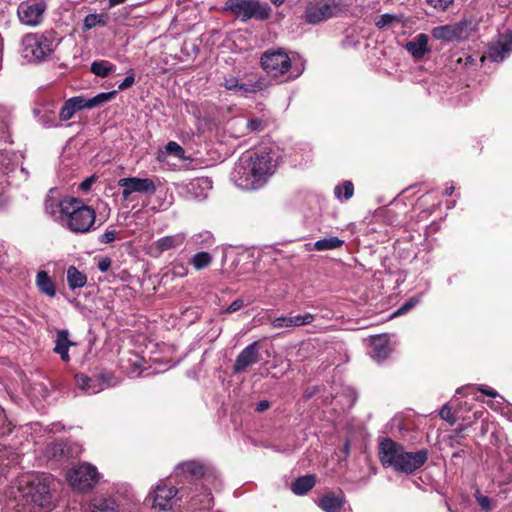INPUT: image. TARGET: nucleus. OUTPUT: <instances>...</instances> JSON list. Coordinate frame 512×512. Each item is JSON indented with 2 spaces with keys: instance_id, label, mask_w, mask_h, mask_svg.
<instances>
[{
  "instance_id": "nucleus-23",
  "label": "nucleus",
  "mask_w": 512,
  "mask_h": 512,
  "mask_svg": "<svg viewBox=\"0 0 512 512\" xmlns=\"http://www.w3.org/2000/svg\"><path fill=\"white\" fill-rule=\"evenodd\" d=\"M184 233L164 236L154 242V247L159 254L181 246L185 241Z\"/></svg>"
},
{
  "instance_id": "nucleus-30",
  "label": "nucleus",
  "mask_w": 512,
  "mask_h": 512,
  "mask_svg": "<svg viewBox=\"0 0 512 512\" xmlns=\"http://www.w3.org/2000/svg\"><path fill=\"white\" fill-rule=\"evenodd\" d=\"M36 285L41 293L54 297L56 294V288L53 280L46 271H39L36 275Z\"/></svg>"
},
{
  "instance_id": "nucleus-2",
  "label": "nucleus",
  "mask_w": 512,
  "mask_h": 512,
  "mask_svg": "<svg viewBox=\"0 0 512 512\" xmlns=\"http://www.w3.org/2000/svg\"><path fill=\"white\" fill-rule=\"evenodd\" d=\"M277 162L271 151L261 149L241 155L231 173L234 184L243 190L263 187L274 174Z\"/></svg>"
},
{
  "instance_id": "nucleus-53",
  "label": "nucleus",
  "mask_w": 512,
  "mask_h": 512,
  "mask_svg": "<svg viewBox=\"0 0 512 512\" xmlns=\"http://www.w3.org/2000/svg\"><path fill=\"white\" fill-rule=\"evenodd\" d=\"M116 238L115 230H107L105 231L99 238V241L104 244L111 243Z\"/></svg>"
},
{
  "instance_id": "nucleus-15",
  "label": "nucleus",
  "mask_w": 512,
  "mask_h": 512,
  "mask_svg": "<svg viewBox=\"0 0 512 512\" xmlns=\"http://www.w3.org/2000/svg\"><path fill=\"white\" fill-rule=\"evenodd\" d=\"M404 447L390 438H385L379 445V459L384 467L395 469Z\"/></svg>"
},
{
  "instance_id": "nucleus-60",
  "label": "nucleus",
  "mask_w": 512,
  "mask_h": 512,
  "mask_svg": "<svg viewBox=\"0 0 512 512\" xmlns=\"http://www.w3.org/2000/svg\"><path fill=\"white\" fill-rule=\"evenodd\" d=\"M454 189H455V188H454V186H453V185L447 186V187L445 188V192H444V193H445V195H446V196H450V195H452V194H453V192H454Z\"/></svg>"
},
{
  "instance_id": "nucleus-47",
  "label": "nucleus",
  "mask_w": 512,
  "mask_h": 512,
  "mask_svg": "<svg viewBox=\"0 0 512 512\" xmlns=\"http://www.w3.org/2000/svg\"><path fill=\"white\" fill-rule=\"evenodd\" d=\"M72 102L75 104V108L77 111L82 109H90L93 108L92 102L90 98H85L82 96H76L70 98Z\"/></svg>"
},
{
  "instance_id": "nucleus-28",
  "label": "nucleus",
  "mask_w": 512,
  "mask_h": 512,
  "mask_svg": "<svg viewBox=\"0 0 512 512\" xmlns=\"http://www.w3.org/2000/svg\"><path fill=\"white\" fill-rule=\"evenodd\" d=\"M35 117L38 122L42 124L46 128L50 127H58L60 124L58 123L55 115V111L53 107L47 108H35L33 110Z\"/></svg>"
},
{
  "instance_id": "nucleus-55",
  "label": "nucleus",
  "mask_w": 512,
  "mask_h": 512,
  "mask_svg": "<svg viewBox=\"0 0 512 512\" xmlns=\"http://www.w3.org/2000/svg\"><path fill=\"white\" fill-rule=\"evenodd\" d=\"M96 181V177L95 176H90L88 178H86L84 181H82L79 185V188L80 190H82L83 192H87L90 190L92 184Z\"/></svg>"
},
{
  "instance_id": "nucleus-25",
  "label": "nucleus",
  "mask_w": 512,
  "mask_h": 512,
  "mask_svg": "<svg viewBox=\"0 0 512 512\" xmlns=\"http://www.w3.org/2000/svg\"><path fill=\"white\" fill-rule=\"evenodd\" d=\"M77 386L87 394H96L104 389V383L98 378H90L84 374H76Z\"/></svg>"
},
{
  "instance_id": "nucleus-36",
  "label": "nucleus",
  "mask_w": 512,
  "mask_h": 512,
  "mask_svg": "<svg viewBox=\"0 0 512 512\" xmlns=\"http://www.w3.org/2000/svg\"><path fill=\"white\" fill-rule=\"evenodd\" d=\"M344 244V241L338 237H329L317 240L314 243V249L317 251H326L340 248Z\"/></svg>"
},
{
  "instance_id": "nucleus-31",
  "label": "nucleus",
  "mask_w": 512,
  "mask_h": 512,
  "mask_svg": "<svg viewBox=\"0 0 512 512\" xmlns=\"http://www.w3.org/2000/svg\"><path fill=\"white\" fill-rule=\"evenodd\" d=\"M67 283L71 290L82 288L87 283V276L75 266H70L67 269Z\"/></svg>"
},
{
  "instance_id": "nucleus-9",
  "label": "nucleus",
  "mask_w": 512,
  "mask_h": 512,
  "mask_svg": "<svg viewBox=\"0 0 512 512\" xmlns=\"http://www.w3.org/2000/svg\"><path fill=\"white\" fill-rule=\"evenodd\" d=\"M261 65L268 74L277 77L289 70L291 61L284 51H267L261 57Z\"/></svg>"
},
{
  "instance_id": "nucleus-37",
  "label": "nucleus",
  "mask_w": 512,
  "mask_h": 512,
  "mask_svg": "<svg viewBox=\"0 0 512 512\" xmlns=\"http://www.w3.org/2000/svg\"><path fill=\"white\" fill-rule=\"evenodd\" d=\"M354 194V185L351 181H344L334 188V195L339 200H349Z\"/></svg>"
},
{
  "instance_id": "nucleus-5",
  "label": "nucleus",
  "mask_w": 512,
  "mask_h": 512,
  "mask_svg": "<svg viewBox=\"0 0 512 512\" xmlns=\"http://www.w3.org/2000/svg\"><path fill=\"white\" fill-rule=\"evenodd\" d=\"M225 9L242 21L251 18L265 20L269 18L271 12L268 4H262L258 0H227Z\"/></svg>"
},
{
  "instance_id": "nucleus-27",
  "label": "nucleus",
  "mask_w": 512,
  "mask_h": 512,
  "mask_svg": "<svg viewBox=\"0 0 512 512\" xmlns=\"http://www.w3.org/2000/svg\"><path fill=\"white\" fill-rule=\"evenodd\" d=\"M342 495L327 494L319 499V507L325 512H341L344 506Z\"/></svg>"
},
{
  "instance_id": "nucleus-33",
  "label": "nucleus",
  "mask_w": 512,
  "mask_h": 512,
  "mask_svg": "<svg viewBox=\"0 0 512 512\" xmlns=\"http://www.w3.org/2000/svg\"><path fill=\"white\" fill-rule=\"evenodd\" d=\"M176 471L177 473L187 474L197 478L203 475L204 467L196 461H187L179 464Z\"/></svg>"
},
{
  "instance_id": "nucleus-49",
  "label": "nucleus",
  "mask_w": 512,
  "mask_h": 512,
  "mask_svg": "<svg viewBox=\"0 0 512 512\" xmlns=\"http://www.w3.org/2000/svg\"><path fill=\"white\" fill-rule=\"evenodd\" d=\"M440 417L447 421L450 424H454L456 422V417L454 416L451 407L448 404H445L440 410Z\"/></svg>"
},
{
  "instance_id": "nucleus-45",
  "label": "nucleus",
  "mask_w": 512,
  "mask_h": 512,
  "mask_svg": "<svg viewBox=\"0 0 512 512\" xmlns=\"http://www.w3.org/2000/svg\"><path fill=\"white\" fill-rule=\"evenodd\" d=\"M99 24H104L102 16L99 14H89L85 17L83 25L85 30H90Z\"/></svg>"
},
{
  "instance_id": "nucleus-11",
  "label": "nucleus",
  "mask_w": 512,
  "mask_h": 512,
  "mask_svg": "<svg viewBox=\"0 0 512 512\" xmlns=\"http://www.w3.org/2000/svg\"><path fill=\"white\" fill-rule=\"evenodd\" d=\"M469 26L470 24L467 22L437 26L432 29L431 34L437 40L447 42L460 41L468 37Z\"/></svg>"
},
{
  "instance_id": "nucleus-40",
  "label": "nucleus",
  "mask_w": 512,
  "mask_h": 512,
  "mask_svg": "<svg viewBox=\"0 0 512 512\" xmlns=\"http://www.w3.org/2000/svg\"><path fill=\"white\" fill-rule=\"evenodd\" d=\"M394 22H401V18L397 15H394V14H389V13H385V14H382L380 15L376 21H375V25L382 29Z\"/></svg>"
},
{
  "instance_id": "nucleus-4",
  "label": "nucleus",
  "mask_w": 512,
  "mask_h": 512,
  "mask_svg": "<svg viewBox=\"0 0 512 512\" xmlns=\"http://www.w3.org/2000/svg\"><path fill=\"white\" fill-rule=\"evenodd\" d=\"M21 55L29 62L45 60L53 51V41L40 33H28L22 38Z\"/></svg>"
},
{
  "instance_id": "nucleus-19",
  "label": "nucleus",
  "mask_w": 512,
  "mask_h": 512,
  "mask_svg": "<svg viewBox=\"0 0 512 512\" xmlns=\"http://www.w3.org/2000/svg\"><path fill=\"white\" fill-rule=\"evenodd\" d=\"M28 176L27 171L23 167H17L14 164H4L0 162V187L5 185H13L14 178L26 179Z\"/></svg>"
},
{
  "instance_id": "nucleus-64",
  "label": "nucleus",
  "mask_w": 512,
  "mask_h": 512,
  "mask_svg": "<svg viewBox=\"0 0 512 512\" xmlns=\"http://www.w3.org/2000/svg\"><path fill=\"white\" fill-rule=\"evenodd\" d=\"M284 1L285 0H271V2L276 6H280Z\"/></svg>"
},
{
  "instance_id": "nucleus-8",
  "label": "nucleus",
  "mask_w": 512,
  "mask_h": 512,
  "mask_svg": "<svg viewBox=\"0 0 512 512\" xmlns=\"http://www.w3.org/2000/svg\"><path fill=\"white\" fill-rule=\"evenodd\" d=\"M118 186L122 188L123 200H131L132 194L141 193L152 195L156 191V185L151 178L125 177L118 180Z\"/></svg>"
},
{
  "instance_id": "nucleus-59",
  "label": "nucleus",
  "mask_w": 512,
  "mask_h": 512,
  "mask_svg": "<svg viewBox=\"0 0 512 512\" xmlns=\"http://www.w3.org/2000/svg\"><path fill=\"white\" fill-rule=\"evenodd\" d=\"M52 450H53V452H52V456H53V457H56V456L58 455V453H59L60 455H62V454H63V452H64V447H63V445H62L61 443H57V444L53 445Z\"/></svg>"
},
{
  "instance_id": "nucleus-1",
  "label": "nucleus",
  "mask_w": 512,
  "mask_h": 512,
  "mask_svg": "<svg viewBox=\"0 0 512 512\" xmlns=\"http://www.w3.org/2000/svg\"><path fill=\"white\" fill-rule=\"evenodd\" d=\"M2 501L5 512H42L54 507L47 478L33 473L18 477Z\"/></svg>"
},
{
  "instance_id": "nucleus-61",
  "label": "nucleus",
  "mask_w": 512,
  "mask_h": 512,
  "mask_svg": "<svg viewBox=\"0 0 512 512\" xmlns=\"http://www.w3.org/2000/svg\"><path fill=\"white\" fill-rule=\"evenodd\" d=\"M126 0H109V6L114 7L116 5L124 3Z\"/></svg>"
},
{
  "instance_id": "nucleus-35",
  "label": "nucleus",
  "mask_w": 512,
  "mask_h": 512,
  "mask_svg": "<svg viewBox=\"0 0 512 512\" xmlns=\"http://www.w3.org/2000/svg\"><path fill=\"white\" fill-rule=\"evenodd\" d=\"M213 256L205 251L197 252L190 259V264L195 270H203L211 265Z\"/></svg>"
},
{
  "instance_id": "nucleus-38",
  "label": "nucleus",
  "mask_w": 512,
  "mask_h": 512,
  "mask_svg": "<svg viewBox=\"0 0 512 512\" xmlns=\"http://www.w3.org/2000/svg\"><path fill=\"white\" fill-rule=\"evenodd\" d=\"M192 241L195 243L196 246L210 247L214 244V237L210 232L204 231V232L195 234L192 237Z\"/></svg>"
},
{
  "instance_id": "nucleus-58",
  "label": "nucleus",
  "mask_w": 512,
  "mask_h": 512,
  "mask_svg": "<svg viewBox=\"0 0 512 512\" xmlns=\"http://www.w3.org/2000/svg\"><path fill=\"white\" fill-rule=\"evenodd\" d=\"M270 407V403L267 400L260 401L256 404V411L264 412Z\"/></svg>"
},
{
  "instance_id": "nucleus-20",
  "label": "nucleus",
  "mask_w": 512,
  "mask_h": 512,
  "mask_svg": "<svg viewBox=\"0 0 512 512\" xmlns=\"http://www.w3.org/2000/svg\"><path fill=\"white\" fill-rule=\"evenodd\" d=\"M405 48L415 59H421L430 51L428 46V36L424 33L418 34L415 38L405 44Z\"/></svg>"
},
{
  "instance_id": "nucleus-46",
  "label": "nucleus",
  "mask_w": 512,
  "mask_h": 512,
  "mask_svg": "<svg viewBox=\"0 0 512 512\" xmlns=\"http://www.w3.org/2000/svg\"><path fill=\"white\" fill-rule=\"evenodd\" d=\"M421 297L415 296L406 301L393 315H402L420 303Z\"/></svg>"
},
{
  "instance_id": "nucleus-57",
  "label": "nucleus",
  "mask_w": 512,
  "mask_h": 512,
  "mask_svg": "<svg viewBox=\"0 0 512 512\" xmlns=\"http://www.w3.org/2000/svg\"><path fill=\"white\" fill-rule=\"evenodd\" d=\"M243 306V301L241 299L234 300L226 309L227 313H233L239 310Z\"/></svg>"
},
{
  "instance_id": "nucleus-29",
  "label": "nucleus",
  "mask_w": 512,
  "mask_h": 512,
  "mask_svg": "<svg viewBox=\"0 0 512 512\" xmlns=\"http://www.w3.org/2000/svg\"><path fill=\"white\" fill-rule=\"evenodd\" d=\"M117 504L111 497L97 496L90 503L92 512H117Z\"/></svg>"
},
{
  "instance_id": "nucleus-7",
  "label": "nucleus",
  "mask_w": 512,
  "mask_h": 512,
  "mask_svg": "<svg viewBox=\"0 0 512 512\" xmlns=\"http://www.w3.org/2000/svg\"><path fill=\"white\" fill-rule=\"evenodd\" d=\"M46 8L44 0L24 1L20 3L17 9L19 21L26 26H38L43 20Z\"/></svg>"
},
{
  "instance_id": "nucleus-18",
  "label": "nucleus",
  "mask_w": 512,
  "mask_h": 512,
  "mask_svg": "<svg viewBox=\"0 0 512 512\" xmlns=\"http://www.w3.org/2000/svg\"><path fill=\"white\" fill-rule=\"evenodd\" d=\"M512 52V30L501 34L489 47L488 56L494 62L503 61Z\"/></svg>"
},
{
  "instance_id": "nucleus-52",
  "label": "nucleus",
  "mask_w": 512,
  "mask_h": 512,
  "mask_svg": "<svg viewBox=\"0 0 512 512\" xmlns=\"http://www.w3.org/2000/svg\"><path fill=\"white\" fill-rule=\"evenodd\" d=\"M429 5L438 10H446L454 0H426Z\"/></svg>"
},
{
  "instance_id": "nucleus-43",
  "label": "nucleus",
  "mask_w": 512,
  "mask_h": 512,
  "mask_svg": "<svg viewBox=\"0 0 512 512\" xmlns=\"http://www.w3.org/2000/svg\"><path fill=\"white\" fill-rule=\"evenodd\" d=\"M485 59H486V57L484 55H482L480 57L473 56V55H465L463 57H459L457 62L459 64H462L464 67H472V66H477L478 61L480 62V64H482L485 61Z\"/></svg>"
},
{
  "instance_id": "nucleus-34",
  "label": "nucleus",
  "mask_w": 512,
  "mask_h": 512,
  "mask_svg": "<svg viewBox=\"0 0 512 512\" xmlns=\"http://www.w3.org/2000/svg\"><path fill=\"white\" fill-rule=\"evenodd\" d=\"M116 66L107 60H99L91 63L90 70L97 77L105 78L114 72Z\"/></svg>"
},
{
  "instance_id": "nucleus-21",
  "label": "nucleus",
  "mask_w": 512,
  "mask_h": 512,
  "mask_svg": "<svg viewBox=\"0 0 512 512\" xmlns=\"http://www.w3.org/2000/svg\"><path fill=\"white\" fill-rule=\"evenodd\" d=\"M212 495L204 491L199 495L193 496L188 502L187 512H219L210 510L212 506Z\"/></svg>"
},
{
  "instance_id": "nucleus-13",
  "label": "nucleus",
  "mask_w": 512,
  "mask_h": 512,
  "mask_svg": "<svg viewBox=\"0 0 512 512\" xmlns=\"http://www.w3.org/2000/svg\"><path fill=\"white\" fill-rule=\"evenodd\" d=\"M428 459V451L421 449L416 452H408L403 449L395 470L405 474H411L425 464Z\"/></svg>"
},
{
  "instance_id": "nucleus-16",
  "label": "nucleus",
  "mask_w": 512,
  "mask_h": 512,
  "mask_svg": "<svg viewBox=\"0 0 512 512\" xmlns=\"http://www.w3.org/2000/svg\"><path fill=\"white\" fill-rule=\"evenodd\" d=\"M260 345L258 341H254L246 346L237 356L234 365V373H240L247 367L256 364L260 360Z\"/></svg>"
},
{
  "instance_id": "nucleus-56",
  "label": "nucleus",
  "mask_w": 512,
  "mask_h": 512,
  "mask_svg": "<svg viewBox=\"0 0 512 512\" xmlns=\"http://www.w3.org/2000/svg\"><path fill=\"white\" fill-rule=\"evenodd\" d=\"M111 266V259L108 257L101 258L97 264L98 269L101 272H106Z\"/></svg>"
},
{
  "instance_id": "nucleus-54",
  "label": "nucleus",
  "mask_w": 512,
  "mask_h": 512,
  "mask_svg": "<svg viewBox=\"0 0 512 512\" xmlns=\"http://www.w3.org/2000/svg\"><path fill=\"white\" fill-rule=\"evenodd\" d=\"M478 390L483 393L484 395L486 396H489V397H492V398H497V397H500L498 392L496 390H494L493 388H490L488 386H485V385H480L478 387Z\"/></svg>"
},
{
  "instance_id": "nucleus-24",
  "label": "nucleus",
  "mask_w": 512,
  "mask_h": 512,
  "mask_svg": "<svg viewBox=\"0 0 512 512\" xmlns=\"http://www.w3.org/2000/svg\"><path fill=\"white\" fill-rule=\"evenodd\" d=\"M188 189L195 199L202 200L212 189V181L207 177L196 178L189 183Z\"/></svg>"
},
{
  "instance_id": "nucleus-17",
  "label": "nucleus",
  "mask_w": 512,
  "mask_h": 512,
  "mask_svg": "<svg viewBox=\"0 0 512 512\" xmlns=\"http://www.w3.org/2000/svg\"><path fill=\"white\" fill-rule=\"evenodd\" d=\"M315 316L311 313L295 316L281 315L271 320L270 325L274 329H290L311 324Z\"/></svg>"
},
{
  "instance_id": "nucleus-3",
  "label": "nucleus",
  "mask_w": 512,
  "mask_h": 512,
  "mask_svg": "<svg viewBox=\"0 0 512 512\" xmlns=\"http://www.w3.org/2000/svg\"><path fill=\"white\" fill-rule=\"evenodd\" d=\"M45 211L62 227L77 234L89 232L96 220L95 210L74 197L47 200Z\"/></svg>"
},
{
  "instance_id": "nucleus-51",
  "label": "nucleus",
  "mask_w": 512,
  "mask_h": 512,
  "mask_svg": "<svg viewBox=\"0 0 512 512\" xmlns=\"http://www.w3.org/2000/svg\"><path fill=\"white\" fill-rule=\"evenodd\" d=\"M172 274L176 277H185L188 274V267L182 262L174 263L172 266Z\"/></svg>"
},
{
  "instance_id": "nucleus-14",
  "label": "nucleus",
  "mask_w": 512,
  "mask_h": 512,
  "mask_svg": "<svg viewBox=\"0 0 512 512\" xmlns=\"http://www.w3.org/2000/svg\"><path fill=\"white\" fill-rule=\"evenodd\" d=\"M222 85L227 90L233 91L236 95L241 97H249L267 88V82L264 79L240 83L236 77L225 78Z\"/></svg>"
},
{
  "instance_id": "nucleus-26",
  "label": "nucleus",
  "mask_w": 512,
  "mask_h": 512,
  "mask_svg": "<svg viewBox=\"0 0 512 512\" xmlns=\"http://www.w3.org/2000/svg\"><path fill=\"white\" fill-rule=\"evenodd\" d=\"M72 345L73 343L69 340L67 330H60L57 332L54 351L60 355L64 362H68L70 359L69 348Z\"/></svg>"
},
{
  "instance_id": "nucleus-22",
  "label": "nucleus",
  "mask_w": 512,
  "mask_h": 512,
  "mask_svg": "<svg viewBox=\"0 0 512 512\" xmlns=\"http://www.w3.org/2000/svg\"><path fill=\"white\" fill-rule=\"evenodd\" d=\"M370 355L373 359L377 361H381L385 359L389 352L390 348L388 345V339L385 335H375L370 338Z\"/></svg>"
},
{
  "instance_id": "nucleus-44",
  "label": "nucleus",
  "mask_w": 512,
  "mask_h": 512,
  "mask_svg": "<svg viewBox=\"0 0 512 512\" xmlns=\"http://www.w3.org/2000/svg\"><path fill=\"white\" fill-rule=\"evenodd\" d=\"M167 153L177 157L178 159H183L185 151L184 149L175 141H170L167 143L165 147Z\"/></svg>"
},
{
  "instance_id": "nucleus-6",
  "label": "nucleus",
  "mask_w": 512,
  "mask_h": 512,
  "mask_svg": "<svg viewBox=\"0 0 512 512\" xmlns=\"http://www.w3.org/2000/svg\"><path fill=\"white\" fill-rule=\"evenodd\" d=\"M66 479L73 489L85 492L91 490L98 483L100 474L96 466L83 462L70 469L66 474Z\"/></svg>"
},
{
  "instance_id": "nucleus-62",
  "label": "nucleus",
  "mask_w": 512,
  "mask_h": 512,
  "mask_svg": "<svg viewBox=\"0 0 512 512\" xmlns=\"http://www.w3.org/2000/svg\"><path fill=\"white\" fill-rule=\"evenodd\" d=\"M5 418H6V416H5V412H4V410L0 407V425L4 423Z\"/></svg>"
},
{
  "instance_id": "nucleus-10",
  "label": "nucleus",
  "mask_w": 512,
  "mask_h": 512,
  "mask_svg": "<svg viewBox=\"0 0 512 512\" xmlns=\"http://www.w3.org/2000/svg\"><path fill=\"white\" fill-rule=\"evenodd\" d=\"M177 489L168 486L164 481H159L149 493L148 499H152V507L160 510H169L176 501Z\"/></svg>"
},
{
  "instance_id": "nucleus-50",
  "label": "nucleus",
  "mask_w": 512,
  "mask_h": 512,
  "mask_svg": "<svg viewBox=\"0 0 512 512\" xmlns=\"http://www.w3.org/2000/svg\"><path fill=\"white\" fill-rule=\"evenodd\" d=\"M476 500L478 502V504L480 505V507L485 511V512H488L492 509L493 507V503H492V500L487 497V496H484V495H481L479 493L476 494Z\"/></svg>"
},
{
  "instance_id": "nucleus-42",
  "label": "nucleus",
  "mask_w": 512,
  "mask_h": 512,
  "mask_svg": "<svg viewBox=\"0 0 512 512\" xmlns=\"http://www.w3.org/2000/svg\"><path fill=\"white\" fill-rule=\"evenodd\" d=\"M267 126V121L261 118H251L246 122V128L249 132H261Z\"/></svg>"
},
{
  "instance_id": "nucleus-12",
  "label": "nucleus",
  "mask_w": 512,
  "mask_h": 512,
  "mask_svg": "<svg viewBox=\"0 0 512 512\" xmlns=\"http://www.w3.org/2000/svg\"><path fill=\"white\" fill-rule=\"evenodd\" d=\"M338 6L336 3L314 2L310 3L305 10L304 19L309 24H318L326 21L335 15Z\"/></svg>"
},
{
  "instance_id": "nucleus-32",
  "label": "nucleus",
  "mask_w": 512,
  "mask_h": 512,
  "mask_svg": "<svg viewBox=\"0 0 512 512\" xmlns=\"http://www.w3.org/2000/svg\"><path fill=\"white\" fill-rule=\"evenodd\" d=\"M315 485V478L312 475H306L297 478L291 486V490L296 495H304Z\"/></svg>"
},
{
  "instance_id": "nucleus-48",
  "label": "nucleus",
  "mask_w": 512,
  "mask_h": 512,
  "mask_svg": "<svg viewBox=\"0 0 512 512\" xmlns=\"http://www.w3.org/2000/svg\"><path fill=\"white\" fill-rule=\"evenodd\" d=\"M135 83V72L134 69L130 68L127 71V76L125 79L119 84L118 89L120 91L126 90L130 88Z\"/></svg>"
},
{
  "instance_id": "nucleus-39",
  "label": "nucleus",
  "mask_w": 512,
  "mask_h": 512,
  "mask_svg": "<svg viewBox=\"0 0 512 512\" xmlns=\"http://www.w3.org/2000/svg\"><path fill=\"white\" fill-rule=\"evenodd\" d=\"M76 112L77 110L75 108V104L71 99H68L60 109L59 119L60 121H68L74 116Z\"/></svg>"
},
{
  "instance_id": "nucleus-41",
  "label": "nucleus",
  "mask_w": 512,
  "mask_h": 512,
  "mask_svg": "<svg viewBox=\"0 0 512 512\" xmlns=\"http://www.w3.org/2000/svg\"><path fill=\"white\" fill-rule=\"evenodd\" d=\"M116 93H117L116 90L110 91V92H101V93L97 94L96 96L90 98L93 108L98 107L104 103L111 101L115 97Z\"/></svg>"
},
{
  "instance_id": "nucleus-63",
  "label": "nucleus",
  "mask_w": 512,
  "mask_h": 512,
  "mask_svg": "<svg viewBox=\"0 0 512 512\" xmlns=\"http://www.w3.org/2000/svg\"><path fill=\"white\" fill-rule=\"evenodd\" d=\"M7 125L5 122H0V134H4L6 131Z\"/></svg>"
}]
</instances>
